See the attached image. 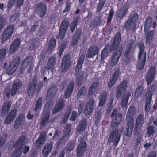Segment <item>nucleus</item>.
I'll return each mask as SVG.
<instances>
[{"mask_svg": "<svg viewBox=\"0 0 157 157\" xmlns=\"http://www.w3.org/2000/svg\"><path fill=\"white\" fill-rule=\"evenodd\" d=\"M85 59V55L82 54L81 55L77 63L75 70V74L77 77L76 82L78 85L81 84V83L87 77V74L86 72H80V70L82 68Z\"/></svg>", "mask_w": 157, "mask_h": 157, "instance_id": "7ed1b4c3", "label": "nucleus"}, {"mask_svg": "<svg viewBox=\"0 0 157 157\" xmlns=\"http://www.w3.org/2000/svg\"><path fill=\"white\" fill-rule=\"evenodd\" d=\"M127 82L125 80L123 81L117 87L116 97L120 98L121 93L126 90L127 87Z\"/></svg>", "mask_w": 157, "mask_h": 157, "instance_id": "dca6fc26", "label": "nucleus"}, {"mask_svg": "<svg viewBox=\"0 0 157 157\" xmlns=\"http://www.w3.org/2000/svg\"><path fill=\"white\" fill-rule=\"evenodd\" d=\"M102 112L101 110L97 112L95 115L94 120L96 122H98L101 117Z\"/></svg>", "mask_w": 157, "mask_h": 157, "instance_id": "13d9d810", "label": "nucleus"}, {"mask_svg": "<svg viewBox=\"0 0 157 157\" xmlns=\"http://www.w3.org/2000/svg\"><path fill=\"white\" fill-rule=\"evenodd\" d=\"M108 56V53L107 49L105 48L102 51L101 53V59H104Z\"/></svg>", "mask_w": 157, "mask_h": 157, "instance_id": "69168bd1", "label": "nucleus"}, {"mask_svg": "<svg viewBox=\"0 0 157 157\" xmlns=\"http://www.w3.org/2000/svg\"><path fill=\"white\" fill-rule=\"evenodd\" d=\"M25 116L24 115H19L14 123V127L17 128L22 125L24 123Z\"/></svg>", "mask_w": 157, "mask_h": 157, "instance_id": "bb28decb", "label": "nucleus"}, {"mask_svg": "<svg viewBox=\"0 0 157 157\" xmlns=\"http://www.w3.org/2000/svg\"><path fill=\"white\" fill-rule=\"evenodd\" d=\"M134 52V49L131 44L128 45L126 47L124 53V56L125 58L124 63L127 64L129 63L132 57V54Z\"/></svg>", "mask_w": 157, "mask_h": 157, "instance_id": "f8f14e48", "label": "nucleus"}, {"mask_svg": "<svg viewBox=\"0 0 157 157\" xmlns=\"http://www.w3.org/2000/svg\"><path fill=\"white\" fill-rule=\"evenodd\" d=\"M86 144L84 141L80 142L78 144L77 150V154L78 156H81L86 151Z\"/></svg>", "mask_w": 157, "mask_h": 157, "instance_id": "412c9836", "label": "nucleus"}, {"mask_svg": "<svg viewBox=\"0 0 157 157\" xmlns=\"http://www.w3.org/2000/svg\"><path fill=\"white\" fill-rule=\"evenodd\" d=\"M43 117L41 120V124L42 126H44L50 122L49 120L50 113H44L43 112Z\"/></svg>", "mask_w": 157, "mask_h": 157, "instance_id": "c85d7f7f", "label": "nucleus"}, {"mask_svg": "<svg viewBox=\"0 0 157 157\" xmlns=\"http://www.w3.org/2000/svg\"><path fill=\"white\" fill-rule=\"evenodd\" d=\"M6 53V50L5 49L0 50V61L3 60Z\"/></svg>", "mask_w": 157, "mask_h": 157, "instance_id": "bf43d9fd", "label": "nucleus"}, {"mask_svg": "<svg viewBox=\"0 0 157 157\" xmlns=\"http://www.w3.org/2000/svg\"><path fill=\"white\" fill-rule=\"evenodd\" d=\"M152 19V18L151 17H148L146 18L144 23V31L145 33L148 32V30L151 28Z\"/></svg>", "mask_w": 157, "mask_h": 157, "instance_id": "473e14b6", "label": "nucleus"}, {"mask_svg": "<svg viewBox=\"0 0 157 157\" xmlns=\"http://www.w3.org/2000/svg\"><path fill=\"white\" fill-rule=\"evenodd\" d=\"M57 90L56 86H53L49 90L48 96H49L50 97H53L57 92Z\"/></svg>", "mask_w": 157, "mask_h": 157, "instance_id": "c03bdc74", "label": "nucleus"}, {"mask_svg": "<svg viewBox=\"0 0 157 157\" xmlns=\"http://www.w3.org/2000/svg\"><path fill=\"white\" fill-rule=\"evenodd\" d=\"M87 88L85 87H82L78 92V98H82L86 94Z\"/></svg>", "mask_w": 157, "mask_h": 157, "instance_id": "de8ad7c7", "label": "nucleus"}, {"mask_svg": "<svg viewBox=\"0 0 157 157\" xmlns=\"http://www.w3.org/2000/svg\"><path fill=\"white\" fill-rule=\"evenodd\" d=\"M66 5L64 10H63V13H64L65 12H68L70 9L71 5L70 3L67 2H66Z\"/></svg>", "mask_w": 157, "mask_h": 157, "instance_id": "e2e57ef3", "label": "nucleus"}, {"mask_svg": "<svg viewBox=\"0 0 157 157\" xmlns=\"http://www.w3.org/2000/svg\"><path fill=\"white\" fill-rule=\"evenodd\" d=\"M154 90V88H151L147 92V95H148L147 97V101L145 104V111L147 113H148L151 109L152 93Z\"/></svg>", "mask_w": 157, "mask_h": 157, "instance_id": "9d476101", "label": "nucleus"}, {"mask_svg": "<svg viewBox=\"0 0 157 157\" xmlns=\"http://www.w3.org/2000/svg\"><path fill=\"white\" fill-rule=\"evenodd\" d=\"M11 106L10 101H6L3 104L1 111V116H3L6 114L10 110Z\"/></svg>", "mask_w": 157, "mask_h": 157, "instance_id": "b1692460", "label": "nucleus"}, {"mask_svg": "<svg viewBox=\"0 0 157 157\" xmlns=\"http://www.w3.org/2000/svg\"><path fill=\"white\" fill-rule=\"evenodd\" d=\"M16 114L17 110L16 109H13L11 110L5 119V124H10L15 119Z\"/></svg>", "mask_w": 157, "mask_h": 157, "instance_id": "4be33fe9", "label": "nucleus"}, {"mask_svg": "<svg viewBox=\"0 0 157 157\" xmlns=\"http://www.w3.org/2000/svg\"><path fill=\"white\" fill-rule=\"evenodd\" d=\"M14 30V26L10 25L5 29L2 36V39H9L13 34Z\"/></svg>", "mask_w": 157, "mask_h": 157, "instance_id": "1a4fd4ad", "label": "nucleus"}, {"mask_svg": "<svg viewBox=\"0 0 157 157\" xmlns=\"http://www.w3.org/2000/svg\"><path fill=\"white\" fill-rule=\"evenodd\" d=\"M52 147L51 144L45 145L44 147L42 152L45 157H47L50 153Z\"/></svg>", "mask_w": 157, "mask_h": 157, "instance_id": "2f4dec72", "label": "nucleus"}, {"mask_svg": "<svg viewBox=\"0 0 157 157\" xmlns=\"http://www.w3.org/2000/svg\"><path fill=\"white\" fill-rule=\"evenodd\" d=\"M142 126L135 125L134 128V132L135 137L137 138L138 140L140 139L142 136V134L141 128Z\"/></svg>", "mask_w": 157, "mask_h": 157, "instance_id": "7c9ffc66", "label": "nucleus"}, {"mask_svg": "<svg viewBox=\"0 0 157 157\" xmlns=\"http://www.w3.org/2000/svg\"><path fill=\"white\" fill-rule=\"evenodd\" d=\"M139 18V15L136 13L134 12L129 15L124 23V28L127 32L135 30Z\"/></svg>", "mask_w": 157, "mask_h": 157, "instance_id": "f03ea898", "label": "nucleus"}, {"mask_svg": "<svg viewBox=\"0 0 157 157\" xmlns=\"http://www.w3.org/2000/svg\"><path fill=\"white\" fill-rule=\"evenodd\" d=\"M128 9V8H127L123 10H120L117 13V17L119 18L123 17L127 13Z\"/></svg>", "mask_w": 157, "mask_h": 157, "instance_id": "a19ab883", "label": "nucleus"}, {"mask_svg": "<svg viewBox=\"0 0 157 157\" xmlns=\"http://www.w3.org/2000/svg\"><path fill=\"white\" fill-rule=\"evenodd\" d=\"M128 128L126 130V135L129 137L131 136L133 129V121H132V122H130V124H128Z\"/></svg>", "mask_w": 157, "mask_h": 157, "instance_id": "37998d69", "label": "nucleus"}, {"mask_svg": "<svg viewBox=\"0 0 157 157\" xmlns=\"http://www.w3.org/2000/svg\"><path fill=\"white\" fill-rule=\"evenodd\" d=\"M53 105V102L52 101L47 102L43 110V112L50 113V111Z\"/></svg>", "mask_w": 157, "mask_h": 157, "instance_id": "c9c22d12", "label": "nucleus"}, {"mask_svg": "<svg viewBox=\"0 0 157 157\" xmlns=\"http://www.w3.org/2000/svg\"><path fill=\"white\" fill-rule=\"evenodd\" d=\"M131 94L129 92H127L121 100V105L123 107H125L128 102L129 98Z\"/></svg>", "mask_w": 157, "mask_h": 157, "instance_id": "72a5a7b5", "label": "nucleus"}, {"mask_svg": "<svg viewBox=\"0 0 157 157\" xmlns=\"http://www.w3.org/2000/svg\"><path fill=\"white\" fill-rule=\"evenodd\" d=\"M114 12L113 9H111L108 14V16L107 20V24L111 22L113 16Z\"/></svg>", "mask_w": 157, "mask_h": 157, "instance_id": "6e6d98bb", "label": "nucleus"}, {"mask_svg": "<svg viewBox=\"0 0 157 157\" xmlns=\"http://www.w3.org/2000/svg\"><path fill=\"white\" fill-rule=\"evenodd\" d=\"M112 118V128L120 127H121L119 124L121 122V118L123 115L119 113L118 109H114L111 114Z\"/></svg>", "mask_w": 157, "mask_h": 157, "instance_id": "39448f33", "label": "nucleus"}, {"mask_svg": "<svg viewBox=\"0 0 157 157\" xmlns=\"http://www.w3.org/2000/svg\"><path fill=\"white\" fill-rule=\"evenodd\" d=\"M37 82L36 80L33 79L28 87L27 93L29 96H32L34 93L36 88Z\"/></svg>", "mask_w": 157, "mask_h": 157, "instance_id": "a211bd4d", "label": "nucleus"}, {"mask_svg": "<svg viewBox=\"0 0 157 157\" xmlns=\"http://www.w3.org/2000/svg\"><path fill=\"white\" fill-rule=\"evenodd\" d=\"M154 77L148 75H146V79L147 85H148L152 82Z\"/></svg>", "mask_w": 157, "mask_h": 157, "instance_id": "338daca9", "label": "nucleus"}, {"mask_svg": "<svg viewBox=\"0 0 157 157\" xmlns=\"http://www.w3.org/2000/svg\"><path fill=\"white\" fill-rule=\"evenodd\" d=\"M33 57L31 56L28 57L22 63L20 67V71L23 73L25 70H27L28 72H30L33 68Z\"/></svg>", "mask_w": 157, "mask_h": 157, "instance_id": "423d86ee", "label": "nucleus"}, {"mask_svg": "<svg viewBox=\"0 0 157 157\" xmlns=\"http://www.w3.org/2000/svg\"><path fill=\"white\" fill-rule=\"evenodd\" d=\"M64 106V104L63 100V99L59 100L52 110V113L55 114L60 112L63 109Z\"/></svg>", "mask_w": 157, "mask_h": 157, "instance_id": "5701e85b", "label": "nucleus"}, {"mask_svg": "<svg viewBox=\"0 0 157 157\" xmlns=\"http://www.w3.org/2000/svg\"><path fill=\"white\" fill-rule=\"evenodd\" d=\"M22 86V83L21 82L14 83L12 86L11 91V95L12 96L14 95L21 89Z\"/></svg>", "mask_w": 157, "mask_h": 157, "instance_id": "393cba45", "label": "nucleus"}, {"mask_svg": "<svg viewBox=\"0 0 157 157\" xmlns=\"http://www.w3.org/2000/svg\"><path fill=\"white\" fill-rule=\"evenodd\" d=\"M74 83L71 82L67 86V88L65 92V95L66 98H68L70 96L73 91Z\"/></svg>", "mask_w": 157, "mask_h": 157, "instance_id": "cd10ccee", "label": "nucleus"}, {"mask_svg": "<svg viewBox=\"0 0 157 157\" xmlns=\"http://www.w3.org/2000/svg\"><path fill=\"white\" fill-rule=\"evenodd\" d=\"M105 1L103 0H101L99 3L98 4L97 6V12H100L101 11L102 8L104 7L105 4Z\"/></svg>", "mask_w": 157, "mask_h": 157, "instance_id": "5fc2aeb1", "label": "nucleus"}, {"mask_svg": "<svg viewBox=\"0 0 157 157\" xmlns=\"http://www.w3.org/2000/svg\"><path fill=\"white\" fill-rule=\"evenodd\" d=\"M146 61H141V62L139 61L137 64V67L139 70L142 69L144 66Z\"/></svg>", "mask_w": 157, "mask_h": 157, "instance_id": "0e129e2a", "label": "nucleus"}, {"mask_svg": "<svg viewBox=\"0 0 157 157\" xmlns=\"http://www.w3.org/2000/svg\"><path fill=\"white\" fill-rule=\"evenodd\" d=\"M46 135L44 133H41L36 142V145L40 146L44 144L45 140Z\"/></svg>", "mask_w": 157, "mask_h": 157, "instance_id": "f704fd0d", "label": "nucleus"}, {"mask_svg": "<svg viewBox=\"0 0 157 157\" xmlns=\"http://www.w3.org/2000/svg\"><path fill=\"white\" fill-rule=\"evenodd\" d=\"M78 116L77 112L75 111H73L71 115L70 118V120L72 121H75L76 120Z\"/></svg>", "mask_w": 157, "mask_h": 157, "instance_id": "680f3d73", "label": "nucleus"}, {"mask_svg": "<svg viewBox=\"0 0 157 157\" xmlns=\"http://www.w3.org/2000/svg\"><path fill=\"white\" fill-rule=\"evenodd\" d=\"M120 42V40H114L113 42L110 46V51H113L115 50H116L107 64V66L109 68H112L116 65L121 56L122 48L119 45Z\"/></svg>", "mask_w": 157, "mask_h": 157, "instance_id": "f257e3e1", "label": "nucleus"}, {"mask_svg": "<svg viewBox=\"0 0 157 157\" xmlns=\"http://www.w3.org/2000/svg\"><path fill=\"white\" fill-rule=\"evenodd\" d=\"M20 43L19 40H15L13 43L10 48L9 52L10 54H12L17 50Z\"/></svg>", "mask_w": 157, "mask_h": 157, "instance_id": "c756f323", "label": "nucleus"}, {"mask_svg": "<svg viewBox=\"0 0 157 157\" xmlns=\"http://www.w3.org/2000/svg\"><path fill=\"white\" fill-rule=\"evenodd\" d=\"M94 106V100L90 99L87 103L84 109V113L86 116H87L92 113Z\"/></svg>", "mask_w": 157, "mask_h": 157, "instance_id": "2eb2a0df", "label": "nucleus"}, {"mask_svg": "<svg viewBox=\"0 0 157 157\" xmlns=\"http://www.w3.org/2000/svg\"><path fill=\"white\" fill-rule=\"evenodd\" d=\"M120 75L119 70L117 69L114 73L112 77L117 80L118 78L120 76Z\"/></svg>", "mask_w": 157, "mask_h": 157, "instance_id": "052dcab7", "label": "nucleus"}, {"mask_svg": "<svg viewBox=\"0 0 157 157\" xmlns=\"http://www.w3.org/2000/svg\"><path fill=\"white\" fill-rule=\"evenodd\" d=\"M139 47L140 50V52L138 55V59L139 61H146V54L144 51L145 47L144 44L140 43L139 44Z\"/></svg>", "mask_w": 157, "mask_h": 157, "instance_id": "f3484780", "label": "nucleus"}, {"mask_svg": "<svg viewBox=\"0 0 157 157\" xmlns=\"http://www.w3.org/2000/svg\"><path fill=\"white\" fill-rule=\"evenodd\" d=\"M70 64V61L69 55H66L63 57L62 61L61 71L62 72L66 71L69 67Z\"/></svg>", "mask_w": 157, "mask_h": 157, "instance_id": "4468645a", "label": "nucleus"}, {"mask_svg": "<svg viewBox=\"0 0 157 157\" xmlns=\"http://www.w3.org/2000/svg\"><path fill=\"white\" fill-rule=\"evenodd\" d=\"M21 154V149L15 147V149L13 152L11 157H20Z\"/></svg>", "mask_w": 157, "mask_h": 157, "instance_id": "603ef678", "label": "nucleus"}, {"mask_svg": "<svg viewBox=\"0 0 157 157\" xmlns=\"http://www.w3.org/2000/svg\"><path fill=\"white\" fill-rule=\"evenodd\" d=\"M156 128L155 127L152 126H149L147 129V132L149 136L152 135L156 132Z\"/></svg>", "mask_w": 157, "mask_h": 157, "instance_id": "09e8293b", "label": "nucleus"}, {"mask_svg": "<svg viewBox=\"0 0 157 157\" xmlns=\"http://www.w3.org/2000/svg\"><path fill=\"white\" fill-rule=\"evenodd\" d=\"M71 131V126L70 125H67L64 131L63 136H62L59 142L58 145L64 143L69 139L68 136Z\"/></svg>", "mask_w": 157, "mask_h": 157, "instance_id": "ddd939ff", "label": "nucleus"}, {"mask_svg": "<svg viewBox=\"0 0 157 157\" xmlns=\"http://www.w3.org/2000/svg\"><path fill=\"white\" fill-rule=\"evenodd\" d=\"M55 62V59L53 57H51L49 60L47 64V68L48 69H51L53 68L54 63Z\"/></svg>", "mask_w": 157, "mask_h": 157, "instance_id": "3c124183", "label": "nucleus"}, {"mask_svg": "<svg viewBox=\"0 0 157 157\" xmlns=\"http://www.w3.org/2000/svg\"><path fill=\"white\" fill-rule=\"evenodd\" d=\"M156 74L155 66H151L148 70L147 75L154 77Z\"/></svg>", "mask_w": 157, "mask_h": 157, "instance_id": "49530a36", "label": "nucleus"}, {"mask_svg": "<svg viewBox=\"0 0 157 157\" xmlns=\"http://www.w3.org/2000/svg\"><path fill=\"white\" fill-rule=\"evenodd\" d=\"M144 94V88L142 86H139L136 88L135 93V97L138 98Z\"/></svg>", "mask_w": 157, "mask_h": 157, "instance_id": "58836bf2", "label": "nucleus"}, {"mask_svg": "<svg viewBox=\"0 0 157 157\" xmlns=\"http://www.w3.org/2000/svg\"><path fill=\"white\" fill-rule=\"evenodd\" d=\"M27 143V138L24 136H22L19 137L15 144L14 147H15L21 149Z\"/></svg>", "mask_w": 157, "mask_h": 157, "instance_id": "6ab92c4d", "label": "nucleus"}, {"mask_svg": "<svg viewBox=\"0 0 157 157\" xmlns=\"http://www.w3.org/2000/svg\"><path fill=\"white\" fill-rule=\"evenodd\" d=\"M136 109L134 106H131L128 109L127 112L126 116V119L128 121H130V122H132V120L133 116L136 114Z\"/></svg>", "mask_w": 157, "mask_h": 157, "instance_id": "a878e982", "label": "nucleus"}, {"mask_svg": "<svg viewBox=\"0 0 157 157\" xmlns=\"http://www.w3.org/2000/svg\"><path fill=\"white\" fill-rule=\"evenodd\" d=\"M99 84L98 82L94 83L89 89V94L92 95L93 93L97 91Z\"/></svg>", "mask_w": 157, "mask_h": 157, "instance_id": "4c0bfd02", "label": "nucleus"}, {"mask_svg": "<svg viewBox=\"0 0 157 157\" xmlns=\"http://www.w3.org/2000/svg\"><path fill=\"white\" fill-rule=\"evenodd\" d=\"M154 30L150 31L147 32L146 34V39H152L153 36L154 35Z\"/></svg>", "mask_w": 157, "mask_h": 157, "instance_id": "4d7b16f0", "label": "nucleus"}, {"mask_svg": "<svg viewBox=\"0 0 157 157\" xmlns=\"http://www.w3.org/2000/svg\"><path fill=\"white\" fill-rule=\"evenodd\" d=\"M101 19V17L100 16L97 17L93 21V27H96L99 26Z\"/></svg>", "mask_w": 157, "mask_h": 157, "instance_id": "8fccbe9b", "label": "nucleus"}, {"mask_svg": "<svg viewBox=\"0 0 157 157\" xmlns=\"http://www.w3.org/2000/svg\"><path fill=\"white\" fill-rule=\"evenodd\" d=\"M35 10L40 17H43L46 14L47 8L46 4L40 2L36 4L35 6Z\"/></svg>", "mask_w": 157, "mask_h": 157, "instance_id": "0eeeda50", "label": "nucleus"}, {"mask_svg": "<svg viewBox=\"0 0 157 157\" xmlns=\"http://www.w3.org/2000/svg\"><path fill=\"white\" fill-rule=\"evenodd\" d=\"M98 52L99 50L97 46L95 45L92 46L89 48L86 56L88 58H93L97 55Z\"/></svg>", "mask_w": 157, "mask_h": 157, "instance_id": "aec40b11", "label": "nucleus"}, {"mask_svg": "<svg viewBox=\"0 0 157 157\" xmlns=\"http://www.w3.org/2000/svg\"><path fill=\"white\" fill-rule=\"evenodd\" d=\"M107 98V94L106 93L104 92L101 94L100 95L99 99L100 101L99 106H102L105 103Z\"/></svg>", "mask_w": 157, "mask_h": 157, "instance_id": "ea45409f", "label": "nucleus"}, {"mask_svg": "<svg viewBox=\"0 0 157 157\" xmlns=\"http://www.w3.org/2000/svg\"><path fill=\"white\" fill-rule=\"evenodd\" d=\"M117 80L112 77L111 78L108 83V86L109 87H112L115 83Z\"/></svg>", "mask_w": 157, "mask_h": 157, "instance_id": "774afa93", "label": "nucleus"}, {"mask_svg": "<svg viewBox=\"0 0 157 157\" xmlns=\"http://www.w3.org/2000/svg\"><path fill=\"white\" fill-rule=\"evenodd\" d=\"M87 126V123L85 120H82L81 121L80 124L77 128V131L78 132L84 130Z\"/></svg>", "mask_w": 157, "mask_h": 157, "instance_id": "79ce46f5", "label": "nucleus"}, {"mask_svg": "<svg viewBox=\"0 0 157 157\" xmlns=\"http://www.w3.org/2000/svg\"><path fill=\"white\" fill-rule=\"evenodd\" d=\"M79 18L77 17L75 21H73L71 23V25L70 26V30L72 33L75 30V28L76 27L77 25V22L78 21Z\"/></svg>", "mask_w": 157, "mask_h": 157, "instance_id": "864d4df0", "label": "nucleus"}, {"mask_svg": "<svg viewBox=\"0 0 157 157\" xmlns=\"http://www.w3.org/2000/svg\"><path fill=\"white\" fill-rule=\"evenodd\" d=\"M56 42L55 40H50L48 43V53H51L54 50Z\"/></svg>", "mask_w": 157, "mask_h": 157, "instance_id": "e433bc0d", "label": "nucleus"}, {"mask_svg": "<svg viewBox=\"0 0 157 157\" xmlns=\"http://www.w3.org/2000/svg\"><path fill=\"white\" fill-rule=\"evenodd\" d=\"M144 118L143 115H139L137 117L135 125L142 126L144 122Z\"/></svg>", "mask_w": 157, "mask_h": 157, "instance_id": "a18cd8bd", "label": "nucleus"}, {"mask_svg": "<svg viewBox=\"0 0 157 157\" xmlns=\"http://www.w3.org/2000/svg\"><path fill=\"white\" fill-rule=\"evenodd\" d=\"M113 129L109 137L108 142H113L117 144L119 142L122 134L123 128L121 127L112 128Z\"/></svg>", "mask_w": 157, "mask_h": 157, "instance_id": "20e7f679", "label": "nucleus"}, {"mask_svg": "<svg viewBox=\"0 0 157 157\" xmlns=\"http://www.w3.org/2000/svg\"><path fill=\"white\" fill-rule=\"evenodd\" d=\"M20 62L18 58L15 59L11 63L6 70V73L9 75L13 74L17 68Z\"/></svg>", "mask_w": 157, "mask_h": 157, "instance_id": "6e6552de", "label": "nucleus"}, {"mask_svg": "<svg viewBox=\"0 0 157 157\" xmlns=\"http://www.w3.org/2000/svg\"><path fill=\"white\" fill-rule=\"evenodd\" d=\"M69 25V23L67 21L63 20L62 22L59 29V35L60 39H63L64 38L65 33Z\"/></svg>", "mask_w": 157, "mask_h": 157, "instance_id": "9b49d317", "label": "nucleus"}]
</instances>
